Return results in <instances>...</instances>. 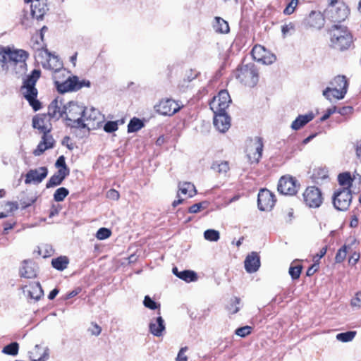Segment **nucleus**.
<instances>
[{
    "label": "nucleus",
    "mask_w": 361,
    "mask_h": 361,
    "mask_svg": "<svg viewBox=\"0 0 361 361\" xmlns=\"http://www.w3.org/2000/svg\"><path fill=\"white\" fill-rule=\"evenodd\" d=\"M214 125L216 129L224 133L230 128V118L226 112L214 113Z\"/></svg>",
    "instance_id": "nucleus-22"
},
{
    "label": "nucleus",
    "mask_w": 361,
    "mask_h": 361,
    "mask_svg": "<svg viewBox=\"0 0 361 361\" xmlns=\"http://www.w3.org/2000/svg\"><path fill=\"white\" fill-rule=\"evenodd\" d=\"M188 350V347H183L180 349L177 357L176 361H187L188 357L185 355V352Z\"/></svg>",
    "instance_id": "nucleus-57"
},
{
    "label": "nucleus",
    "mask_w": 361,
    "mask_h": 361,
    "mask_svg": "<svg viewBox=\"0 0 361 361\" xmlns=\"http://www.w3.org/2000/svg\"><path fill=\"white\" fill-rule=\"evenodd\" d=\"M231 303L228 306V310L231 314H235L238 312L239 307L236 306L240 302V299L233 298L231 300Z\"/></svg>",
    "instance_id": "nucleus-50"
},
{
    "label": "nucleus",
    "mask_w": 361,
    "mask_h": 361,
    "mask_svg": "<svg viewBox=\"0 0 361 361\" xmlns=\"http://www.w3.org/2000/svg\"><path fill=\"white\" fill-rule=\"evenodd\" d=\"M330 46L339 51L348 49L353 43V37L345 27L334 25L329 31Z\"/></svg>",
    "instance_id": "nucleus-3"
},
{
    "label": "nucleus",
    "mask_w": 361,
    "mask_h": 361,
    "mask_svg": "<svg viewBox=\"0 0 361 361\" xmlns=\"http://www.w3.org/2000/svg\"><path fill=\"white\" fill-rule=\"evenodd\" d=\"M204 237L209 241H217L220 238L219 232L214 229L206 230L204 233Z\"/></svg>",
    "instance_id": "nucleus-42"
},
{
    "label": "nucleus",
    "mask_w": 361,
    "mask_h": 361,
    "mask_svg": "<svg viewBox=\"0 0 361 361\" xmlns=\"http://www.w3.org/2000/svg\"><path fill=\"white\" fill-rule=\"evenodd\" d=\"M19 345L17 342H13L6 345L2 349V353L9 355H16L18 353Z\"/></svg>",
    "instance_id": "nucleus-39"
},
{
    "label": "nucleus",
    "mask_w": 361,
    "mask_h": 361,
    "mask_svg": "<svg viewBox=\"0 0 361 361\" xmlns=\"http://www.w3.org/2000/svg\"><path fill=\"white\" fill-rule=\"evenodd\" d=\"M118 129V123L116 121H108L104 127V130L107 133H112Z\"/></svg>",
    "instance_id": "nucleus-54"
},
{
    "label": "nucleus",
    "mask_w": 361,
    "mask_h": 361,
    "mask_svg": "<svg viewBox=\"0 0 361 361\" xmlns=\"http://www.w3.org/2000/svg\"><path fill=\"white\" fill-rule=\"evenodd\" d=\"M352 201L351 190L349 188H343L334 193L333 204L335 208L340 211L348 209Z\"/></svg>",
    "instance_id": "nucleus-7"
},
{
    "label": "nucleus",
    "mask_w": 361,
    "mask_h": 361,
    "mask_svg": "<svg viewBox=\"0 0 361 361\" xmlns=\"http://www.w3.org/2000/svg\"><path fill=\"white\" fill-rule=\"evenodd\" d=\"M144 305L150 309V310H155L158 307L159 305L157 304L156 302H154L149 296L146 295L145 297L144 301H143Z\"/></svg>",
    "instance_id": "nucleus-51"
},
{
    "label": "nucleus",
    "mask_w": 361,
    "mask_h": 361,
    "mask_svg": "<svg viewBox=\"0 0 361 361\" xmlns=\"http://www.w3.org/2000/svg\"><path fill=\"white\" fill-rule=\"evenodd\" d=\"M31 47L34 51V56L37 62L42 58L47 56L48 50L44 47L43 41L38 39V36L32 38Z\"/></svg>",
    "instance_id": "nucleus-24"
},
{
    "label": "nucleus",
    "mask_w": 361,
    "mask_h": 361,
    "mask_svg": "<svg viewBox=\"0 0 361 361\" xmlns=\"http://www.w3.org/2000/svg\"><path fill=\"white\" fill-rule=\"evenodd\" d=\"M92 335L99 336L101 334L102 328L96 323H92V326L88 329Z\"/></svg>",
    "instance_id": "nucleus-56"
},
{
    "label": "nucleus",
    "mask_w": 361,
    "mask_h": 361,
    "mask_svg": "<svg viewBox=\"0 0 361 361\" xmlns=\"http://www.w3.org/2000/svg\"><path fill=\"white\" fill-rule=\"evenodd\" d=\"M204 204H206V202H199L197 204H194L189 208V212L192 213V214H195V213L199 212L201 210V209H202L204 207H203Z\"/></svg>",
    "instance_id": "nucleus-59"
},
{
    "label": "nucleus",
    "mask_w": 361,
    "mask_h": 361,
    "mask_svg": "<svg viewBox=\"0 0 361 361\" xmlns=\"http://www.w3.org/2000/svg\"><path fill=\"white\" fill-rule=\"evenodd\" d=\"M47 173L48 170L47 167L44 166L39 167L35 169H31L27 173L25 176V183H39L47 177Z\"/></svg>",
    "instance_id": "nucleus-18"
},
{
    "label": "nucleus",
    "mask_w": 361,
    "mask_h": 361,
    "mask_svg": "<svg viewBox=\"0 0 361 361\" xmlns=\"http://www.w3.org/2000/svg\"><path fill=\"white\" fill-rule=\"evenodd\" d=\"M160 314V312L158 313ZM149 331L154 336L161 337L166 331L165 322L161 316L152 318L149 324Z\"/></svg>",
    "instance_id": "nucleus-20"
},
{
    "label": "nucleus",
    "mask_w": 361,
    "mask_h": 361,
    "mask_svg": "<svg viewBox=\"0 0 361 361\" xmlns=\"http://www.w3.org/2000/svg\"><path fill=\"white\" fill-rule=\"evenodd\" d=\"M69 169L68 167H63V169H59L55 174L63 180L65 178L69 175Z\"/></svg>",
    "instance_id": "nucleus-58"
},
{
    "label": "nucleus",
    "mask_w": 361,
    "mask_h": 361,
    "mask_svg": "<svg viewBox=\"0 0 361 361\" xmlns=\"http://www.w3.org/2000/svg\"><path fill=\"white\" fill-rule=\"evenodd\" d=\"M302 271V266L297 265L295 267H290L289 269V274L293 278V279H297L300 277V273Z\"/></svg>",
    "instance_id": "nucleus-49"
},
{
    "label": "nucleus",
    "mask_w": 361,
    "mask_h": 361,
    "mask_svg": "<svg viewBox=\"0 0 361 361\" xmlns=\"http://www.w3.org/2000/svg\"><path fill=\"white\" fill-rule=\"evenodd\" d=\"M231 102V97L227 90H221L210 102V108L214 113L226 112V109Z\"/></svg>",
    "instance_id": "nucleus-8"
},
{
    "label": "nucleus",
    "mask_w": 361,
    "mask_h": 361,
    "mask_svg": "<svg viewBox=\"0 0 361 361\" xmlns=\"http://www.w3.org/2000/svg\"><path fill=\"white\" fill-rule=\"evenodd\" d=\"M338 180L339 184L343 187V188L349 189L353 182L350 173L348 172L339 174L338 176Z\"/></svg>",
    "instance_id": "nucleus-37"
},
{
    "label": "nucleus",
    "mask_w": 361,
    "mask_h": 361,
    "mask_svg": "<svg viewBox=\"0 0 361 361\" xmlns=\"http://www.w3.org/2000/svg\"><path fill=\"white\" fill-rule=\"evenodd\" d=\"M314 117L313 113L310 112L305 115H299L292 123L291 128L298 130L311 121Z\"/></svg>",
    "instance_id": "nucleus-30"
},
{
    "label": "nucleus",
    "mask_w": 361,
    "mask_h": 361,
    "mask_svg": "<svg viewBox=\"0 0 361 361\" xmlns=\"http://www.w3.org/2000/svg\"><path fill=\"white\" fill-rule=\"evenodd\" d=\"M156 107L159 114L166 116H172L180 109V106L171 99L161 100Z\"/></svg>",
    "instance_id": "nucleus-16"
},
{
    "label": "nucleus",
    "mask_w": 361,
    "mask_h": 361,
    "mask_svg": "<svg viewBox=\"0 0 361 361\" xmlns=\"http://www.w3.org/2000/svg\"><path fill=\"white\" fill-rule=\"evenodd\" d=\"M235 78L241 83L250 87H255L259 80L258 71L253 63L240 66L236 71Z\"/></svg>",
    "instance_id": "nucleus-4"
},
{
    "label": "nucleus",
    "mask_w": 361,
    "mask_h": 361,
    "mask_svg": "<svg viewBox=\"0 0 361 361\" xmlns=\"http://www.w3.org/2000/svg\"><path fill=\"white\" fill-rule=\"evenodd\" d=\"M56 167L59 169H63V167H67L65 158L63 156H60L56 161L55 164Z\"/></svg>",
    "instance_id": "nucleus-62"
},
{
    "label": "nucleus",
    "mask_w": 361,
    "mask_h": 361,
    "mask_svg": "<svg viewBox=\"0 0 361 361\" xmlns=\"http://www.w3.org/2000/svg\"><path fill=\"white\" fill-rule=\"evenodd\" d=\"M37 267L36 264L30 259L23 261L19 269L20 277L25 279H34L37 276Z\"/></svg>",
    "instance_id": "nucleus-19"
},
{
    "label": "nucleus",
    "mask_w": 361,
    "mask_h": 361,
    "mask_svg": "<svg viewBox=\"0 0 361 361\" xmlns=\"http://www.w3.org/2000/svg\"><path fill=\"white\" fill-rule=\"evenodd\" d=\"M212 169L219 173H226L229 170V165L226 161H216L212 165Z\"/></svg>",
    "instance_id": "nucleus-36"
},
{
    "label": "nucleus",
    "mask_w": 361,
    "mask_h": 361,
    "mask_svg": "<svg viewBox=\"0 0 361 361\" xmlns=\"http://www.w3.org/2000/svg\"><path fill=\"white\" fill-rule=\"evenodd\" d=\"M215 32L219 33H228L229 32L228 23L220 17H216L213 23Z\"/></svg>",
    "instance_id": "nucleus-32"
},
{
    "label": "nucleus",
    "mask_w": 361,
    "mask_h": 361,
    "mask_svg": "<svg viewBox=\"0 0 361 361\" xmlns=\"http://www.w3.org/2000/svg\"><path fill=\"white\" fill-rule=\"evenodd\" d=\"M352 111H353V108L351 106H344L339 109H336V112H338V114H340L342 116L349 114L352 113Z\"/></svg>",
    "instance_id": "nucleus-63"
},
{
    "label": "nucleus",
    "mask_w": 361,
    "mask_h": 361,
    "mask_svg": "<svg viewBox=\"0 0 361 361\" xmlns=\"http://www.w3.org/2000/svg\"><path fill=\"white\" fill-rule=\"evenodd\" d=\"M28 54L23 49L8 50V70L19 64L20 67L25 65Z\"/></svg>",
    "instance_id": "nucleus-15"
},
{
    "label": "nucleus",
    "mask_w": 361,
    "mask_h": 361,
    "mask_svg": "<svg viewBox=\"0 0 361 361\" xmlns=\"http://www.w3.org/2000/svg\"><path fill=\"white\" fill-rule=\"evenodd\" d=\"M68 193V190L66 188H59L55 191L54 199L56 202H61L67 197Z\"/></svg>",
    "instance_id": "nucleus-43"
},
{
    "label": "nucleus",
    "mask_w": 361,
    "mask_h": 361,
    "mask_svg": "<svg viewBox=\"0 0 361 361\" xmlns=\"http://www.w3.org/2000/svg\"><path fill=\"white\" fill-rule=\"evenodd\" d=\"M59 77V80H65L67 77H68L70 75V72L67 71V73L66 74H62V73H59V71H53V76H52V78L54 80V81L55 82V76L57 75Z\"/></svg>",
    "instance_id": "nucleus-64"
},
{
    "label": "nucleus",
    "mask_w": 361,
    "mask_h": 361,
    "mask_svg": "<svg viewBox=\"0 0 361 361\" xmlns=\"http://www.w3.org/2000/svg\"><path fill=\"white\" fill-rule=\"evenodd\" d=\"M299 188L297 180L290 176H282L279 181L277 190L283 195H293Z\"/></svg>",
    "instance_id": "nucleus-9"
},
{
    "label": "nucleus",
    "mask_w": 361,
    "mask_h": 361,
    "mask_svg": "<svg viewBox=\"0 0 361 361\" xmlns=\"http://www.w3.org/2000/svg\"><path fill=\"white\" fill-rule=\"evenodd\" d=\"M295 30V25L293 23H289L288 24H286L281 27V32L283 34V37L286 36L288 33H289L291 31Z\"/></svg>",
    "instance_id": "nucleus-55"
},
{
    "label": "nucleus",
    "mask_w": 361,
    "mask_h": 361,
    "mask_svg": "<svg viewBox=\"0 0 361 361\" xmlns=\"http://www.w3.org/2000/svg\"><path fill=\"white\" fill-rule=\"evenodd\" d=\"M178 189L181 194L188 195V197H192L196 193L194 185L189 182L179 183Z\"/></svg>",
    "instance_id": "nucleus-34"
},
{
    "label": "nucleus",
    "mask_w": 361,
    "mask_h": 361,
    "mask_svg": "<svg viewBox=\"0 0 361 361\" xmlns=\"http://www.w3.org/2000/svg\"><path fill=\"white\" fill-rule=\"evenodd\" d=\"M40 73L39 70H33L25 80L21 87L22 94L35 111L41 109V103L37 99V90L35 88V84L40 77Z\"/></svg>",
    "instance_id": "nucleus-2"
},
{
    "label": "nucleus",
    "mask_w": 361,
    "mask_h": 361,
    "mask_svg": "<svg viewBox=\"0 0 361 361\" xmlns=\"http://www.w3.org/2000/svg\"><path fill=\"white\" fill-rule=\"evenodd\" d=\"M68 126L75 128H95L100 123V113L94 108H87L75 102L63 106Z\"/></svg>",
    "instance_id": "nucleus-1"
},
{
    "label": "nucleus",
    "mask_w": 361,
    "mask_h": 361,
    "mask_svg": "<svg viewBox=\"0 0 361 361\" xmlns=\"http://www.w3.org/2000/svg\"><path fill=\"white\" fill-rule=\"evenodd\" d=\"M29 354L32 361H47L49 357V350L47 348H44L39 345H36Z\"/></svg>",
    "instance_id": "nucleus-28"
},
{
    "label": "nucleus",
    "mask_w": 361,
    "mask_h": 361,
    "mask_svg": "<svg viewBox=\"0 0 361 361\" xmlns=\"http://www.w3.org/2000/svg\"><path fill=\"white\" fill-rule=\"evenodd\" d=\"M346 92L345 90L328 87L323 91V96L328 100H331V97L341 99L345 97Z\"/></svg>",
    "instance_id": "nucleus-31"
},
{
    "label": "nucleus",
    "mask_w": 361,
    "mask_h": 361,
    "mask_svg": "<svg viewBox=\"0 0 361 361\" xmlns=\"http://www.w3.org/2000/svg\"><path fill=\"white\" fill-rule=\"evenodd\" d=\"M355 334V331H347L344 333H340L336 335V339L341 342H349L354 338Z\"/></svg>",
    "instance_id": "nucleus-44"
},
{
    "label": "nucleus",
    "mask_w": 361,
    "mask_h": 361,
    "mask_svg": "<svg viewBox=\"0 0 361 361\" xmlns=\"http://www.w3.org/2000/svg\"><path fill=\"white\" fill-rule=\"evenodd\" d=\"M63 180L61 179L56 174H54L49 181L47 183L46 187L47 188H52L60 185L62 183Z\"/></svg>",
    "instance_id": "nucleus-46"
},
{
    "label": "nucleus",
    "mask_w": 361,
    "mask_h": 361,
    "mask_svg": "<svg viewBox=\"0 0 361 361\" xmlns=\"http://www.w3.org/2000/svg\"><path fill=\"white\" fill-rule=\"evenodd\" d=\"M257 203L260 210H270L275 204L274 195L269 190L262 189L258 194Z\"/></svg>",
    "instance_id": "nucleus-14"
},
{
    "label": "nucleus",
    "mask_w": 361,
    "mask_h": 361,
    "mask_svg": "<svg viewBox=\"0 0 361 361\" xmlns=\"http://www.w3.org/2000/svg\"><path fill=\"white\" fill-rule=\"evenodd\" d=\"M38 63H41L42 67L45 69H49L52 71H58L59 73L66 74L67 70L63 68V62L59 57L48 51L47 57L42 58Z\"/></svg>",
    "instance_id": "nucleus-11"
},
{
    "label": "nucleus",
    "mask_w": 361,
    "mask_h": 361,
    "mask_svg": "<svg viewBox=\"0 0 361 361\" xmlns=\"http://www.w3.org/2000/svg\"><path fill=\"white\" fill-rule=\"evenodd\" d=\"M263 147L262 140L259 137L246 141L245 153L250 164L259 163L262 155Z\"/></svg>",
    "instance_id": "nucleus-6"
},
{
    "label": "nucleus",
    "mask_w": 361,
    "mask_h": 361,
    "mask_svg": "<svg viewBox=\"0 0 361 361\" xmlns=\"http://www.w3.org/2000/svg\"><path fill=\"white\" fill-rule=\"evenodd\" d=\"M252 56L253 59L261 62L263 64H271L276 61L274 54L268 52L264 47L255 45L252 49Z\"/></svg>",
    "instance_id": "nucleus-12"
},
{
    "label": "nucleus",
    "mask_w": 361,
    "mask_h": 361,
    "mask_svg": "<svg viewBox=\"0 0 361 361\" xmlns=\"http://www.w3.org/2000/svg\"><path fill=\"white\" fill-rule=\"evenodd\" d=\"M305 204L312 208H317L322 203V195L320 190L314 186L307 187L302 194Z\"/></svg>",
    "instance_id": "nucleus-10"
},
{
    "label": "nucleus",
    "mask_w": 361,
    "mask_h": 361,
    "mask_svg": "<svg viewBox=\"0 0 361 361\" xmlns=\"http://www.w3.org/2000/svg\"><path fill=\"white\" fill-rule=\"evenodd\" d=\"M32 126L38 129L40 132L49 134L51 130V124L48 120V117L45 114L37 115L32 118Z\"/></svg>",
    "instance_id": "nucleus-23"
},
{
    "label": "nucleus",
    "mask_w": 361,
    "mask_h": 361,
    "mask_svg": "<svg viewBox=\"0 0 361 361\" xmlns=\"http://www.w3.org/2000/svg\"><path fill=\"white\" fill-rule=\"evenodd\" d=\"M58 75L55 76V85L57 90L61 93L72 91H78L82 87H90L89 80H80L77 76L69 75L65 80H59Z\"/></svg>",
    "instance_id": "nucleus-5"
},
{
    "label": "nucleus",
    "mask_w": 361,
    "mask_h": 361,
    "mask_svg": "<svg viewBox=\"0 0 361 361\" xmlns=\"http://www.w3.org/2000/svg\"><path fill=\"white\" fill-rule=\"evenodd\" d=\"M68 262L69 261L67 257L61 256L59 257L53 259L51 260V265L56 269L63 271L67 267Z\"/></svg>",
    "instance_id": "nucleus-35"
},
{
    "label": "nucleus",
    "mask_w": 361,
    "mask_h": 361,
    "mask_svg": "<svg viewBox=\"0 0 361 361\" xmlns=\"http://www.w3.org/2000/svg\"><path fill=\"white\" fill-rule=\"evenodd\" d=\"M336 112V106H333L326 110V113L321 118L322 121H324L328 119L331 115Z\"/></svg>",
    "instance_id": "nucleus-61"
},
{
    "label": "nucleus",
    "mask_w": 361,
    "mask_h": 361,
    "mask_svg": "<svg viewBox=\"0 0 361 361\" xmlns=\"http://www.w3.org/2000/svg\"><path fill=\"white\" fill-rule=\"evenodd\" d=\"M23 292L27 293V295L35 300H38L43 295V290L39 282L33 283L29 286L23 288Z\"/></svg>",
    "instance_id": "nucleus-29"
},
{
    "label": "nucleus",
    "mask_w": 361,
    "mask_h": 361,
    "mask_svg": "<svg viewBox=\"0 0 361 361\" xmlns=\"http://www.w3.org/2000/svg\"><path fill=\"white\" fill-rule=\"evenodd\" d=\"M8 51L0 48V70L8 71Z\"/></svg>",
    "instance_id": "nucleus-41"
},
{
    "label": "nucleus",
    "mask_w": 361,
    "mask_h": 361,
    "mask_svg": "<svg viewBox=\"0 0 361 361\" xmlns=\"http://www.w3.org/2000/svg\"><path fill=\"white\" fill-rule=\"evenodd\" d=\"M347 247L345 245L343 246L336 253L335 257V260L337 263L342 262L345 258L346 257V251Z\"/></svg>",
    "instance_id": "nucleus-47"
},
{
    "label": "nucleus",
    "mask_w": 361,
    "mask_h": 361,
    "mask_svg": "<svg viewBox=\"0 0 361 361\" xmlns=\"http://www.w3.org/2000/svg\"><path fill=\"white\" fill-rule=\"evenodd\" d=\"M298 3V0H291L290 2L288 4L286 8L283 11L284 14L290 15L292 14Z\"/></svg>",
    "instance_id": "nucleus-53"
},
{
    "label": "nucleus",
    "mask_w": 361,
    "mask_h": 361,
    "mask_svg": "<svg viewBox=\"0 0 361 361\" xmlns=\"http://www.w3.org/2000/svg\"><path fill=\"white\" fill-rule=\"evenodd\" d=\"M252 328L250 326H245L235 330V334L240 337H245L251 333Z\"/></svg>",
    "instance_id": "nucleus-52"
},
{
    "label": "nucleus",
    "mask_w": 361,
    "mask_h": 361,
    "mask_svg": "<svg viewBox=\"0 0 361 361\" xmlns=\"http://www.w3.org/2000/svg\"><path fill=\"white\" fill-rule=\"evenodd\" d=\"M119 193L114 189H111L107 191L106 192V197L113 200H117L119 198Z\"/></svg>",
    "instance_id": "nucleus-60"
},
{
    "label": "nucleus",
    "mask_w": 361,
    "mask_h": 361,
    "mask_svg": "<svg viewBox=\"0 0 361 361\" xmlns=\"http://www.w3.org/2000/svg\"><path fill=\"white\" fill-rule=\"evenodd\" d=\"M260 267L259 256L255 252L249 254L245 260V268L248 273L257 271Z\"/></svg>",
    "instance_id": "nucleus-25"
},
{
    "label": "nucleus",
    "mask_w": 361,
    "mask_h": 361,
    "mask_svg": "<svg viewBox=\"0 0 361 361\" xmlns=\"http://www.w3.org/2000/svg\"><path fill=\"white\" fill-rule=\"evenodd\" d=\"M179 274L178 278L186 282L195 281L197 279V275L193 271L184 270L180 271Z\"/></svg>",
    "instance_id": "nucleus-40"
},
{
    "label": "nucleus",
    "mask_w": 361,
    "mask_h": 361,
    "mask_svg": "<svg viewBox=\"0 0 361 361\" xmlns=\"http://www.w3.org/2000/svg\"><path fill=\"white\" fill-rule=\"evenodd\" d=\"M30 8L32 18L37 20H42L49 11L47 0H33Z\"/></svg>",
    "instance_id": "nucleus-17"
},
{
    "label": "nucleus",
    "mask_w": 361,
    "mask_h": 361,
    "mask_svg": "<svg viewBox=\"0 0 361 361\" xmlns=\"http://www.w3.org/2000/svg\"><path fill=\"white\" fill-rule=\"evenodd\" d=\"M349 11L345 4H341L337 7L330 6L326 11V16L333 22H342L348 17Z\"/></svg>",
    "instance_id": "nucleus-13"
},
{
    "label": "nucleus",
    "mask_w": 361,
    "mask_h": 361,
    "mask_svg": "<svg viewBox=\"0 0 361 361\" xmlns=\"http://www.w3.org/2000/svg\"><path fill=\"white\" fill-rule=\"evenodd\" d=\"M324 18L320 12L312 11L306 19L307 25L311 27L321 29L324 25Z\"/></svg>",
    "instance_id": "nucleus-27"
},
{
    "label": "nucleus",
    "mask_w": 361,
    "mask_h": 361,
    "mask_svg": "<svg viewBox=\"0 0 361 361\" xmlns=\"http://www.w3.org/2000/svg\"><path fill=\"white\" fill-rule=\"evenodd\" d=\"M111 234V232L109 229L106 228H100L96 233V237L99 240H104L108 238Z\"/></svg>",
    "instance_id": "nucleus-45"
},
{
    "label": "nucleus",
    "mask_w": 361,
    "mask_h": 361,
    "mask_svg": "<svg viewBox=\"0 0 361 361\" xmlns=\"http://www.w3.org/2000/svg\"><path fill=\"white\" fill-rule=\"evenodd\" d=\"M64 105L61 99H55L53 100L48 107V116L55 120H59L63 117L65 114Z\"/></svg>",
    "instance_id": "nucleus-21"
},
{
    "label": "nucleus",
    "mask_w": 361,
    "mask_h": 361,
    "mask_svg": "<svg viewBox=\"0 0 361 361\" xmlns=\"http://www.w3.org/2000/svg\"><path fill=\"white\" fill-rule=\"evenodd\" d=\"M331 87L332 88H336L342 90H345L347 92L348 90V82L345 76L343 75H338L335 77L330 82Z\"/></svg>",
    "instance_id": "nucleus-33"
},
{
    "label": "nucleus",
    "mask_w": 361,
    "mask_h": 361,
    "mask_svg": "<svg viewBox=\"0 0 361 361\" xmlns=\"http://www.w3.org/2000/svg\"><path fill=\"white\" fill-rule=\"evenodd\" d=\"M54 140L50 134L44 133L42 137V141L38 144L33 154L35 156L41 155L45 150L54 147Z\"/></svg>",
    "instance_id": "nucleus-26"
},
{
    "label": "nucleus",
    "mask_w": 361,
    "mask_h": 361,
    "mask_svg": "<svg viewBox=\"0 0 361 361\" xmlns=\"http://www.w3.org/2000/svg\"><path fill=\"white\" fill-rule=\"evenodd\" d=\"M350 305L354 308H361V291L355 293V296L351 299Z\"/></svg>",
    "instance_id": "nucleus-48"
},
{
    "label": "nucleus",
    "mask_w": 361,
    "mask_h": 361,
    "mask_svg": "<svg viewBox=\"0 0 361 361\" xmlns=\"http://www.w3.org/2000/svg\"><path fill=\"white\" fill-rule=\"evenodd\" d=\"M144 126L143 122L137 118H133L130 120L128 126V133L137 132Z\"/></svg>",
    "instance_id": "nucleus-38"
}]
</instances>
